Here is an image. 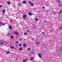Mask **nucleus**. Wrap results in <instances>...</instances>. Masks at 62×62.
Returning <instances> with one entry per match:
<instances>
[{
  "label": "nucleus",
  "mask_w": 62,
  "mask_h": 62,
  "mask_svg": "<svg viewBox=\"0 0 62 62\" xmlns=\"http://www.w3.org/2000/svg\"><path fill=\"white\" fill-rule=\"evenodd\" d=\"M13 34H16V35H19V33L17 31H15V32H13Z\"/></svg>",
  "instance_id": "nucleus-1"
},
{
  "label": "nucleus",
  "mask_w": 62,
  "mask_h": 62,
  "mask_svg": "<svg viewBox=\"0 0 62 62\" xmlns=\"http://www.w3.org/2000/svg\"><path fill=\"white\" fill-rule=\"evenodd\" d=\"M29 3L30 4H31V6H34V4L32 3V2H31L30 1H29Z\"/></svg>",
  "instance_id": "nucleus-2"
},
{
  "label": "nucleus",
  "mask_w": 62,
  "mask_h": 62,
  "mask_svg": "<svg viewBox=\"0 0 62 62\" xmlns=\"http://www.w3.org/2000/svg\"><path fill=\"white\" fill-rule=\"evenodd\" d=\"M10 33H8L7 34V36L8 37H10Z\"/></svg>",
  "instance_id": "nucleus-3"
},
{
  "label": "nucleus",
  "mask_w": 62,
  "mask_h": 62,
  "mask_svg": "<svg viewBox=\"0 0 62 62\" xmlns=\"http://www.w3.org/2000/svg\"><path fill=\"white\" fill-rule=\"evenodd\" d=\"M23 4H26V1H23Z\"/></svg>",
  "instance_id": "nucleus-4"
},
{
  "label": "nucleus",
  "mask_w": 62,
  "mask_h": 62,
  "mask_svg": "<svg viewBox=\"0 0 62 62\" xmlns=\"http://www.w3.org/2000/svg\"><path fill=\"white\" fill-rule=\"evenodd\" d=\"M26 17V15H24L23 16V18H25Z\"/></svg>",
  "instance_id": "nucleus-5"
},
{
  "label": "nucleus",
  "mask_w": 62,
  "mask_h": 62,
  "mask_svg": "<svg viewBox=\"0 0 62 62\" xmlns=\"http://www.w3.org/2000/svg\"><path fill=\"white\" fill-rule=\"evenodd\" d=\"M5 41H4L2 42V43H0V44H3V43H5Z\"/></svg>",
  "instance_id": "nucleus-6"
},
{
  "label": "nucleus",
  "mask_w": 62,
  "mask_h": 62,
  "mask_svg": "<svg viewBox=\"0 0 62 62\" xmlns=\"http://www.w3.org/2000/svg\"><path fill=\"white\" fill-rule=\"evenodd\" d=\"M39 56L40 58H41V54H39Z\"/></svg>",
  "instance_id": "nucleus-7"
},
{
  "label": "nucleus",
  "mask_w": 62,
  "mask_h": 62,
  "mask_svg": "<svg viewBox=\"0 0 62 62\" xmlns=\"http://www.w3.org/2000/svg\"><path fill=\"white\" fill-rule=\"evenodd\" d=\"M9 28L10 29H12V27L11 26H9Z\"/></svg>",
  "instance_id": "nucleus-8"
},
{
  "label": "nucleus",
  "mask_w": 62,
  "mask_h": 62,
  "mask_svg": "<svg viewBox=\"0 0 62 62\" xmlns=\"http://www.w3.org/2000/svg\"><path fill=\"white\" fill-rule=\"evenodd\" d=\"M23 62H26V60H23Z\"/></svg>",
  "instance_id": "nucleus-9"
},
{
  "label": "nucleus",
  "mask_w": 62,
  "mask_h": 62,
  "mask_svg": "<svg viewBox=\"0 0 62 62\" xmlns=\"http://www.w3.org/2000/svg\"><path fill=\"white\" fill-rule=\"evenodd\" d=\"M29 15H32V13H29Z\"/></svg>",
  "instance_id": "nucleus-10"
},
{
  "label": "nucleus",
  "mask_w": 62,
  "mask_h": 62,
  "mask_svg": "<svg viewBox=\"0 0 62 62\" xmlns=\"http://www.w3.org/2000/svg\"><path fill=\"white\" fill-rule=\"evenodd\" d=\"M23 46L24 47H26V45L25 44H24L23 45Z\"/></svg>",
  "instance_id": "nucleus-11"
},
{
  "label": "nucleus",
  "mask_w": 62,
  "mask_h": 62,
  "mask_svg": "<svg viewBox=\"0 0 62 62\" xmlns=\"http://www.w3.org/2000/svg\"><path fill=\"white\" fill-rule=\"evenodd\" d=\"M57 0L58 2L59 3H61V1L60 0Z\"/></svg>",
  "instance_id": "nucleus-12"
},
{
  "label": "nucleus",
  "mask_w": 62,
  "mask_h": 62,
  "mask_svg": "<svg viewBox=\"0 0 62 62\" xmlns=\"http://www.w3.org/2000/svg\"><path fill=\"white\" fill-rule=\"evenodd\" d=\"M35 20L36 22H38V18H36V19Z\"/></svg>",
  "instance_id": "nucleus-13"
},
{
  "label": "nucleus",
  "mask_w": 62,
  "mask_h": 62,
  "mask_svg": "<svg viewBox=\"0 0 62 62\" xmlns=\"http://www.w3.org/2000/svg\"><path fill=\"white\" fill-rule=\"evenodd\" d=\"M3 13H5V10H3Z\"/></svg>",
  "instance_id": "nucleus-14"
},
{
  "label": "nucleus",
  "mask_w": 62,
  "mask_h": 62,
  "mask_svg": "<svg viewBox=\"0 0 62 62\" xmlns=\"http://www.w3.org/2000/svg\"><path fill=\"white\" fill-rule=\"evenodd\" d=\"M33 58H30V59L31 60H33Z\"/></svg>",
  "instance_id": "nucleus-15"
},
{
  "label": "nucleus",
  "mask_w": 62,
  "mask_h": 62,
  "mask_svg": "<svg viewBox=\"0 0 62 62\" xmlns=\"http://www.w3.org/2000/svg\"><path fill=\"white\" fill-rule=\"evenodd\" d=\"M19 50H22V47H20L19 48Z\"/></svg>",
  "instance_id": "nucleus-16"
},
{
  "label": "nucleus",
  "mask_w": 62,
  "mask_h": 62,
  "mask_svg": "<svg viewBox=\"0 0 62 62\" xmlns=\"http://www.w3.org/2000/svg\"><path fill=\"white\" fill-rule=\"evenodd\" d=\"M24 35H27V33H26V32H25L24 33Z\"/></svg>",
  "instance_id": "nucleus-17"
},
{
  "label": "nucleus",
  "mask_w": 62,
  "mask_h": 62,
  "mask_svg": "<svg viewBox=\"0 0 62 62\" xmlns=\"http://www.w3.org/2000/svg\"><path fill=\"white\" fill-rule=\"evenodd\" d=\"M11 47L12 49H14V47L13 46H11Z\"/></svg>",
  "instance_id": "nucleus-18"
},
{
  "label": "nucleus",
  "mask_w": 62,
  "mask_h": 62,
  "mask_svg": "<svg viewBox=\"0 0 62 62\" xmlns=\"http://www.w3.org/2000/svg\"><path fill=\"white\" fill-rule=\"evenodd\" d=\"M6 53L7 54H9V52H6Z\"/></svg>",
  "instance_id": "nucleus-19"
},
{
  "label": "nucleus",
  "mask_w": 62,
  "mask_h": 62,
  "mask_svg": "<svg viewBox=\"0 0 62 62\" xmlns=\"http://www.w3.org/2000/svg\"><path fill=\"white\" fill-rule=\"evenodd\" d=\"M11 39H13V36H11Z\"/></svg>",
  "instance_id": "nucleus-20"
},
{
  "label": "nucleus",
  "mask_w": 62,
  "mask_h": 62,
  "mask_svg": "<svg viewBox=\"0 0 62 62\" xmlns=\"http://www.w3.org/2000/svg\"><path fill=\"white\" fill-rule=\"evenodd\" d=\"M39 42H38L37 43V45H39Z\"/></svg>",
  "instance_id": "nucleus-21"
},
{
  "label": "nucleus",
  "mask_w": 62,
  "mask_h": 62,
  "mask_svg": "<svg viewBox=\"0 0 62 62\" xmlns=\"http://www.w3.org/2000/svg\"><path fill=\"white\" fill-rule=\"evenodd\" d=\"M7 4H8L9 5L10 3H9V2L8 1L7 2Z\"/></svg>",
  "instance_id": "nucleus-22"
},
{
  "label": "nucleus",
  "mask_w": 62,
  "mask_h": 62,
  "mask_svg": "<svg viewBox=\"0 0 62 62\" xmlns=\"http://www.w3.org/2000/svg\"><path fill=\"white\" fill-rule=\"evenodd\" d=\"M19 46H22V44L21 43H20L19 45Z\"/></svg>",
  "instance_id": "nucleus-23"
},
{
  "label": "nucleus",
  "mask_w": 62,
  "mask_h": 62,
  "mask_svg": "<svg viewBox=\"0 0 62 62\" xmlns=\"http://www.w3.org/2000/svg\"><path fill=\"white\" fill-rule=\"evenodd\" d=\"M28 50H29V51H30V50H31V49H30V48H28Z\"/></svg>",
  "instance_id": "nucleus-24"
},
{
  "label": "nucleus",
  "mask_w": 62,
  "mask_h": 62,
  "mask_svg": "<svg viewBox=\"0 0 62 62\" xmlns=\"http://www.w3.org/2000/svg\"><path fill=\"white\" fill-rule=\"evenodd\" d=\"M16 43H17V44H19V42L17 41H16Z\"/></svg>",
  "instance_id": "nucleus-25"
},
{
  "label": "nucleus",
  "mask_w": 62,
  "mask_h": 62,
  "mask_svg": "<svg viewBox=\"0 0 62 62\" xmlns=\"http://www.w3.org/2000/svg\"><path fill=\"white\" fill-rule=\"evenodd\" d=\"M62 26H61V27H60V30H61L62 29Z\"/></svg>",
  "instance_id": "nucleus-26"
},
{
  "label": "nucleus",
  "mask_w": 62,
  "mask_h": 62,
  "mask_svg": "<svg viewBox=\"0 0 62 62\" xmlns=\"http://www.w3.org/2000/svg\"><path fill=\"white\" fill-rule=\"evenodd\" d=\"M62 12V11H60L59 12V14H60V13H61V12Z\"/></svg>",
  "instance_id": "nucleus-27"
},
{
  "label": "nucleus",
  "mask_w": 62,
  "mask_h": 62,
  "mask_svg": "<svg viewBox=\"0 0 62 62\" xmlns=\"http://www.w3.org/2000/svg\"><path fill=\"white\" fill-rule=\"evenodd\" d=\"M2 5H0V8H2Z\"/></svg>",
  "instance_id": "nucleus-28"
},
{
  "label": "nucleus",
  "mask_w": 62,
  "mask_h": 62,
  "mask_svg": "<svg viewBox=\"0 0 62 62\" xmlns=\"http://www.w3.org/2000/svg\"><path fill=\"white\" fill-rule=\"evenodd\" d=\"M18 5H19V6H20V3H19L18 4Z\"/></svg>",
  "instance_id": "nucleus-29"
},
{
  "label": "nucleus",
  "mask_w": 62,
  "mask_h": 62,
  "mask_svg": "<svg viewBox=\"0 0 62 62\" xmlns=\"http://www.w3.org/2000/svg\"><path fill=\"white\" fill-rule=\"evenodd\" d=\"M19 40H22V39L21 38H19Z\"/></svg>",
  "instance_id": "nucleus-30"
},
{
  "label": "nucleus",
  "mask_w": 62,
  "mask_h": 62,
  "mask_svg": "<svg viewBox=\"0 0 62 62\" xmlns=\"http://www.w3.org/2000/svg\"><path fill=\"white\" fill-rule=\"evenodd\" d=\"M12 20H10V22H12Z\"/></svg>",
  "instance_id": "nucleus-31"
},
{
  "label": "nucleus",
  "mask_w": 62,
  "mask_h": 62,
  "mask_svg": "<svg viewBox=\"0 0 62 62\" xmlns=\"http://www.w3.org/2000/svg\"><path fill=\"white\" fill-rule=\"evenodd\" d=\"M59 6H62V5H60V4H59Z\"/></svg>",
  "instance_id": "nucleus-32"
},
{
  "label": "nucleus",
  "mask_w": 62,
  "mask_h": 62,
  "mask_svg": "<svg viewBox=\"0 0 62 62\" xmlns=\"http://www.w3.org/2000/svg\"><path fill=\"white\" fill-rule=\"evenodd\" d=\"M31 53L32 54H34V52H32Z\"/></svg>",
  "instance_id": "nucleus-33"
},
{
  "label": "nucleus",
  "mask_w": 62,
  "mask_h": 62,
  "mask_svg": "<svg viewBox=\"0 0 62 62\" xmlns=\"http://www.w3.org/2000/svg\"><path fill=\"white\" fill-rule=\"evenodd\" d=\"M43 8H45V7H43Z\"/></svg>",
  "instance_id": "nucleus-34"
},
{
  "label": "nucleus",
  "mask_w": 62,
  "mask_h": 62,
  "mask_svg": "<svg viewBox=\"0 0 62 62\" xmlns=\"http://www.w3.org/2000/svg\"><path fill=\"white\" fill-rule=\"evenodd\" d=\"M1 24H2V23H1V22H0V25Z\"/></svg>",
  "instance_id": "nucleus-35"
},
{
  "label": "nucleus",
  "mask_w": 62,
  "mask_h": 62,
  "mask_svg": "<svg viewBox=\"0 0 62 62\" xmlns=\"http://www.w3.org/2000/svg\"><path fill=\"white\" fill-rule=\"evenodd\" d=\"M32 40H34V38H32Z\"/></svg>",
  "instance_id": "nucleus-36"
},
{
  "label": "nucleus",
  "mask_w": 62,
  "mask_h": 62,
  "mask_svg": "<svg viewBox=\"0 0 62 62\" xmlns=\"http://www.w3.org/2000/svg\"><path fill=\"white\" fill-rule=\"evenodd\" d=\"M18 38V36L16 35V38Z\"/></svg>",
  "instance_id": "nucleus-37"
},
{
  "label": "nucleus",
  "mask_w": 62,
  "mask_h": 62,
  "mask_svg": "<svg viewBox=\"0 0 62 62\" xmlns=\"http://www.w3.org/2000/svg\"><path fill=\"white\" fill-rule=\"evenodd\" d=\"M6 24H3V25H5Z\"/></svg>",
  "instance_id": "nucleus-38"
},
{
  "label": "nucleus",
  "mask_w": 62,
  "mask_h": 62,
  "mask_svg": "<svg viewBox=\"0 0 62 62\" xmlns=\"http://www.w3.org/2000/svg\"><path fill=\"white\" fill-rule=\"evenodd\" d=\"M61 50H62V47L61 49Z\"/></svg>",
  "instance_id": "nucleus-39"
},
{
  "label": "nucleus",
  "mask_w": 62,
  "mask_h": 62,
  "mask_svg": "<svg viewBox=\"0 0 62 62\" xmlns=\"http://www.w3.org/2000/svg\"><path fill=\"white\" fill-rule=\"evenodd\" d=\"M44 33H45V32H43V34H44Z\"/></svg>",
  "instance_id": "nucleus-40"
},
{
  "label": "nucleus",
  "mask_w": 62,
  "mask_h": 62,
  "mask_svg": "<svg viewBox=\"0 0 62 62\" xmlns=\"http://www.w3.org/2000/svg\"><path fill=\"white\" fill-rule=\"evenodd\" d=\"M16 11H18V10H17H17H16Z\"/></svg>",
  "instance_id": "nucleus-41"
},
{
  "label": "nucleus",
  "mask_w": 62,
  "mask_h": 62,
  "mask_svg": "<svg viewBox=\"0 0 62 62\" xmlns=\"http://www.w3.org/2000/svg\"><path fill=\"white\" fill-rule=\"evenodd\" d=\"M28 31V32H29V30H28V31Z\"/></svg>",
  "instance_id": "nucleus-42"
},
{
  "label": "nucleus",
  "mask_w": 62,
  "mask_h": 62,
  "mask_svg": "<svg viewBox=\"0 0 62 62\" xmlns=\"http://www.w3.org/2000/svg\"><path fill=\"white\" fill-rule=\"evenodd\" d=\"M0 41V42H1V41H2V40H1Z\"/></svg>",
  "instance_id": "nucleus-43"
},
{
  "label": "nucleus",
  "mask_w": 62,
  "mask_h": 62,
  "mask_svg": "<svg viewBox=\"0 0 62 62\" xmlns=\"http://www.w3.org/2000/svg\"><path fill=\"white\" fill-rule=\"evenodd\" d=\"M56 13H54V14H56Z\"/></svg>",
  "instance_id": "nucleus-44"
},
{
  "label": "nucleus",
  "mask_w": 62,
  "mask_h": 62,
  "mask_svg": "<svg viewBox=\"0 0 62 62\" xmlns=\"http://www.w3.org/2000/svg\"><path fill=\"white\" fill-rule=\"evenodd\" d=\"M51 31H53V30H51Z\"/></svg>",
  "instance_id": "nucleus-45"
},
{
  "label": "nucleus",
  "mask_w": 62,
  "mask_h": 62,
  "mask_svg": "<svg viewBox=\"0 0 62 62\" xmlns=\"http://www.w3.org/2000/svg\"><path fill=\"white\" fill-rule=\"evenodd\" d=\"M16 8V9H17V8Z\"/></svg>",
  "instance_id": "nucleus-46"
}]
</instances>
